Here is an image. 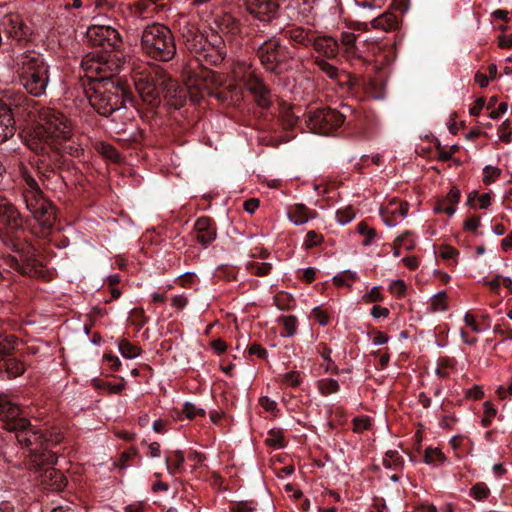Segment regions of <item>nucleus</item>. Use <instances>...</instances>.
<instances>
[{"instance_id":"7","label":"nucleus","mask_w":512,"mask_h":512,"mask_svg":"<svg viewBox=\"0 0 512 512\" xmlns=\"http://www.w3.org/2000/svg\"><path fill=\"white\" fill-rule=\"evenodd\" d=\"M141 49L152 59L168 62L176 55V44L171 30L164 24L147 25L141 35Z\"/></svg>"},{"instance_id":"15","label":"nucleus","mask_w":512,"mask_h":512,"mask_svg":"<svg viewBox=\"0 0 512 512\" xmlns=\"http://www.w3.org/2000/svg\"><path fill=\"white\" fill-rule=\"evenodd\" d=\"M181 35L186 49L191 53L202 55L209 46V39L195 26H184Z\"/></svg>"},{"instance_id":"5","label":"nucleus","mask_w":512,"mask_h":512,"mask_svg":"<svg viewBox=\"0 0 512 512\" xmlns=\"http://www.w3.org/2000/svg\"><path fill=\"white\" fill-rule=\"evenodd\" d=\"M191 64L183 71V75L186 77V87H181L170 75L169 81H165V84L162 85L161 93L168 104L175 109L184 106L188 94L194 101H198L204 93L211 94L209 82L214 81V72L200 67L197 72L195 68L191 67Z\"/></svg>"},{"instance_id":"55","label":"nucleus","mask_w":512,"mask_h":512,"mask_svg":"<svg viewBox=\"0 0 512 512\" xmlns=\"http://www.w3.org/2000/svg\"><path fill=\"white\" fill-rule=\"evenodd\" d=\"M357 230L360 234L367 236L364 244H368L376 236V231L373 228H370L365 222H360Z\"/></svg>"},{"instance_id":"16","label":"nucleus","mask_w":512,"mask_h":512,"mask_svg":"<svg viewBox=\"0 0 512 512\" xmlns=\"http://www.w3.org/2000/svg\"><path fill=\"white\" fill-rule=\"evenodd\" d=\"M52 463L44 462L41 464L38 471H41L39 476L41 484L51 490L60 491L66 486V477L63 473L51 466ZM37 472V470H34Z\"/></svg>"},{"instance_id":"26","label":"nucleus","mask_w":512,"mask_h":512,"mask_svg":"<svg viewBox=\"0 0 512 512\" xmlns=\"http://www.w3.org/2000/svg\"><path fill=\"white\" fill-rule=\"evenodd\" d=\"M357 35L352 32H343L340 37V43L343 54L348 60L361 59L356 46Z\"/></svg>"},{"instance_id":"47","label":"nucleus","mask_w":512,"mask_h":512,"mask_svg":"<svg viewBox=\"0 0 512 512\" xmlns=\"http://www.w3.org/2000/svg\"><path fill=\"white\" fill-rule=\"evenodd\" d=\"M489 494L490 490L484 483H477L471 488V495L478 501L486 499Z\"/></svg>"},{"instance_id":"21","label":"nucleus","mask_w":512,"mask_h":512,"mask_svg":"<svg viewBox=\"0 0 512 512\" xmlns=\"http://www.w3.org/2000/svg\"><path fill=\"white\" fill-rule=\"evenodd\" d=\"M226 54V47L221 37L212 35L207 50H204L201 56H203L208 63L218 65L225 59Z\"/></svg>"},{"instance_id":"22","label":"nucleus","mask_w":512,"mask_h":512,"mask_svg":"<svg viewBox=\"0 0 512 512\" xmlns=\"http://www.w3.org/2000/svg\"><path fill=\"white\" fill-rule=\"evenodd\" d=\"M216 25L219 31L230 39L235 38L241 33L242 25L240 20L231 13H223L216 19Z\"/></svg>"},{"instance_id":"57","label":"nucleus","mask_w":512,"mask_h":512,"mask_svg":"<svg viewBox=\"0 0 512 512\" xmlns=\"http://www.w3.org/2000/svg\"><path fill=\"white\" fill-rule=\"evenodd\" d=\"M100 152L108 159L116 161L119 157L117 150L109 144L102 143L100 145Z\"/></svg>"},{"instance_id":"36","label":"nucleus","mask_w":512,"mask_h":512,"mask_svg":"<svg viewBox=\"0 0 512 512\" xmlns=\"http://www.w3.org/2000/svg\"><path fill=\"white\" fill-rule=\"evenodd\" d=\"M331 352H332V350L329 347H327L326 345H322V349L320 350V355L325 362V364H324L325 372H331L333 374H338V367L336 366V364L330 357Z\"/></svg>"},{"instance_id":"19","label":"nucleus","mask_w":512,"mask_h":512,"mask_svg":"<svg viewBox=\"0 0 512 512\" xmlns=\"http://www.w3.org/2000/svg\"><path fill=\"white\" fill-rule=\"evenodd\" d=\"M5 25L7 34L16 41H28L32 35L31 28L17 14L8 15Z\"/></svg>"},{"instance_id":"64","label":"nucleus","mask_w":512,"mask_h":512,"mask_svg":"<svg viewBox=\"0 0 512 512\" xmlns=\"http://www.w3.org/2000/svg\"><path fill=\"white\" fill-rule=\"evenodd\" d=\"M389 309L386 308V307H382V306H379V305H375L373 306V308L371 309V315L373 318L375 319H378V318H386L389 316Z\"/></svg>"},{"instance_id":"42","label":"nucleus","mask_w":512,"mask_h":512,"mask_svg":"<svg viewBox=\"0 0 512 512\" xmlns=\"http://www.w3.org/2000/svg\"><path fill=\"white\" fill-rule=\"evenodd\" d=\"M323 241H324V237L322 234H320L314 230H310L306 234L304 246L306 249H310V248L319 246Z\"/></svg>"},{"instance_id":"20","label":"nucleus","mask_w":512,"mask_h":512,"mask_svg":"<svg viewBox=\"0 0 512 512\" xmlns=\"http://www.w3.org/2000/svg\"><path fill=\"white\" fill-rule=\"evenodd\" d=\"M315 65L332 80H337L339 82L344 81L349 87H352L357 84V78L346 72L340 73L338 68L325 59L316 57L314 60Z\"/></svg>"},{"instance_id":"8","label":"nucleus","mask_w":512,"mask_h":512,"mask_svg":"<svg viewBox=\"0 0 512 512\" xmlns=\"http://www.w3.org/2000/svg\"><path fill=\"white\" fill-rule=\"evenodd\" d=\"M133 81L143 102L155 107L161 102L162 85L169 81V74L159 66H152L135 72Z\"/></svg>"},{"instance_id":"40","label":"nucleus","mask_w":512,"mask_h":512,"mask_svg":"<svg viewBox=\"0 0 512 512\" xmlns=\"http://www.w3.org/2000/svg\"><path fill=\"white\" fill-rule=\"evenodd\" d=\"M265 443L271 447H282L283 446V433L279 429H271L268 432V436L265 439Z\"/></svg>"},{"instance_id":"24","label":"nucleus","mask_w":512,"mask_h":512,"mask_svg":"<svg viewBox=\"0 0 512 512\" xmlns=\"http://www.w3.org/2000/svg\"><path fill=\"white\" fill-rule=\"evenodd\" d=\"M293 19L313 26L316 19L313 0H302L298 2L293 10Z\"/></svg>"},{"instance_id":"29","label":"nucleus","mask_w":512,"mask_h":512,"mask_svg":"<svg viewBox=\"0 0 512 512\" xmlns=\"http://www.w3.org/2000/svg\"><path fill=\"white\" fill-rule=\"evenodd\" d=\"M356 280V273L350 270H345L332 278L333 284L336 287L346 286L349 289L352 288V283Z\"/></svg>"},{"instance_id":"28","label":"nucleus","mask_w":512,"mask_h":512,"mask_svg":"<svg viewBox=\"0 0 512 512\" xmlns=\"http://www.w3.org/2000/svg\"><path fill=\"white\" fill-rule=\"evenodd\" d=\"M22 197L26 206V209L31 213L34 209H37L42 202L47 199L44 197L43 192H32V193H22Z\"/></svg>"},{"instance_id":"2","label":"nucleus","mask_w":512,"mask_h":512,"mask_svg":"<svg viewBox=\"0 0 512 512\" xmlns=\"http://www.w3.org/2000/svg\"><path fill=\"white\" fill-rule=\"evenodd\" d=\"M0 223L6 227H0V243L4 248L18 254V257L12 255L4 257L6 265L21 275L42 276V265L28 255V243L16 234V231L23 229V216L11 201L2 196H0Z\"/></svg>"},{"instance_id":"44","label":"nucleus","mask_w":512,"mask_h":512,"mask_svg":"<svg viewBox=\"0 0 512 512\" xmlns=\"http://www.w3.org/2000/svg\"><path fill=\"white\" fill-rule=\"evenodd\" d=\"M93 384L96 388H103V389H106L108 394H118L120 393L125 385L124 383H118V384H110V383H105V382H102L101 380L99 379H94L93 380Z\"/></svg>"},{"instance_id":"12","label":"nucleus","mask_w":512,"mask_h":512,"mask_svg":"<svg viewBox=\"0 0 512 512\" xmlns=\"http://www.w3.org/2000/svg\"><path fill=\"white\" fill-rule=\"evenodd\" d=\"M86 37L92 46H109L112 48V51H93L92 53H121L119 51L122 44L121 35L110 26L92 25L86 31Z\"/></svg>"},{"instance_id":"39","label":"nucleus","mask_w":512,"mask_h":512,"mask_svg":"<svg viewBox=\"0 0 512 512\" xmlns=\"http://www.w3.org/2000/svg\"><path fill=\"white\" fill-rule=\"evenodd\" d=\"M424 461L427 464H432L435 462L442 463L445 461V456L438 448H427L424 454Z\"/></svg>"},{"instance_id":"61","label":"nucleus","mask_w":512,"mask_h":512,"mask_svg":"<svg viewBox=\"0 0 512 512\" xmlns=\"http://www.w3.org/2000/svg\"><path fill=\"white\" fill-rule=\"evenodd\" d=\"M259 405L269 412H274L277 410V403L267 396H262L259 398Z\"/></svg>"},{"instance_id":"53","label":"nucleus","mask_w":512,"mask_h":512,"mask_svg":"<svg viewBox=\"0 0 512 512\" xmlns=\"http://www.w3.org/2000/svg\"><path fill=\"white\" fill-rule=\"evenodd\" d=\"M213 228V221L208 217H201L197 219L194 225L195 233L205 232V230Z\"/></svg>"},{"instance_id":"49","label":"nucleus","mask_w":512,"mask_h":512,"mask_svg":"<svg viewBox=\"0 0 512 512\" xmlns=\"http://www.w3.org/2000/svg\"><path fill=\"white\" fill-rule=\"evenodd\" d=\"M371 427L370 418L367 416L356 417L353 419V431L362 433Z\"/></svg>"},{"instance_id":"43","label":"nucleus","mask_w":512,"mask_h":512,"mask_svg":"<svg viewBox=\"0 0 512 512\" xmlns=\"http://www.w3.org/2000/svg\"><path fill=\"white\" fill-rule=\"evenodd\" d=\"M455 368V361L449 358H441L439 360L436 373L441 377H448L449 371Z\"/></svg>"},{"instance_id":"1","label":"nucleus","mask_w":512,"mask_h":512,"mask_svg":"<svg viewBox=\"0 0 512 512\" xmlns=\"http://www.w3.org/2000/svg\"><path fill=\"white\" fill-rule=\"evenodd\" d=\"M125 63L122 53H87L82 61L83 77L92 85L90 104L103 116H108L124 104V90L112 79Z\"/></svg>"},{"instance_id":"50","label":"nucleus","mask_w":512,"mask_h":512,"mask_svg":"<svg viewBox=\"0 0 512 512\" xmlns=\"http://www.w3.org/2000/svg\"><path fill=\"white\" fill-rule=\"evenodd\" d=\"M365 303L381 302L384 299L381 289L378 286L373 287L369 293L362 297Z\"/></svg>"},{"instance_id":"10","label":"nucleus","mask_w":512,"mask_h":512,"mask_svg":"<svg viewBox=\"0 0 512 512\" xmlns=\"http://www.w3.org/2000/svg\"><path fill=\"white\" fill-rule=\"evenodd\" d=\"M257 56L266 71L277 75L282 73L284 66L292 58L289 48L276 38L265 41L258 48Z\"/></svg>"},{"instance_id":"6","label":"nucleus","mask_w":512,"mask_h":512,"mask_svg":"<svg viewBox=\"0 0 512 512\" xmlns=\"http://www.w3.org/2000/svg\"><path fill=\"white\" fill-rule=\"evenodd\" d=\"M14 61L21 86L32 96L43 95L49 83V67L41 54L27 50L15 55Z\"/></svg>"},{"instance_id":"38","label":"nucleus","mask_w":512,"mask_h":512,"mask_svg":"<svg viewBox=\"0 0 512 512\" xmlns=\"http://www.w3.org/2000/svg\"><path fill=\"white\" fill-rule=\"evenodd\" d=\"M138 451L134 447H130L128 450L122 452L117 462H115V466L119 469H124L128 467V462L135 457H137Z\"/></svg>"},{"instance_id":"56","label":"nucleus","mask_w":512,"mask_h":512,"mask_svg":"<svg viewBox=\"0 0 512 512\" xmlns=\"http://www.w3.org/2000/svg\"><path fill=\"white\" fill-rule=\"evenodd\" d=\"M256 509L254 502L242 501L238 502L231 508V512H253Z\"/></svg>"},{"instance_id":"45","label":"nucleus","mask_w":512,"mask_h":512,"mask_svg":"<svg viewBox=\"0 0 512 512\" xmlns=\"http://www.w3.org/2000/svg\"><path fill=\"white\" fill-rule=\"evenodd\" d=\"M183 413L188 419H194L196 417H204L206 412L202 408L196 407L191 402H186L183 407Z\"/></svg>"},{"instance_id":"37","label":"nucleus","mask_w":512,"mask_h":512,"mask_svg":"<svg viewBox=\"0 0 512 512\" xmlns=\"http://www.w3.org/2000/svg\"><path fill=\"white\" fill-rule=\"evenodd\" d=\"M447 294L444 291L438 292L431 300L433 312L445 311L447 309Z\"/></svg>"},{"instance_id":"14","label":"nucleus","mask_w":512,"mask_h":512,"mask_svg":"<svg viewBox=\"0 0 512 512\" xmlns=\"http://www.w3.org/2000/svg\"><path fill=\"white\" fill-rule=\"evenodd\" d=\"M244 85L254 95L260 107L267 108L271 105V91L256 73L249 72L245 77Z\"/></svg>"},{"instance_id":"62","label":"nucleus","mask_w":512,"mask_h":512,"mask_svg":"<svg viewBox=\"0 0 512 512\" xmlns=\"http://www.w3.org/2000/svg\"><path fill=\"white\" fill-rule=\"evenodd\" d=\"M465 396L468 399L480 400L483 398L484 392L480 386L475 385L466 391Z\"/></svg>"},{"instance_id":"27","label":"nucleus","mask_w":512,"mask_h":512,"mask_svg":"<svg viewBox=\"0 0 512 512\" xmlns=\"http://www.w3.org/2000/svg\"><path fill=\"white\" fill-rule=\"evenodd\" d=\"M371 27L384 32L393 31L398 27L397 16L392 12H385L371 21Z\"/></svg>"},{"instance_id":"46","label":"nucleus","mask_w":512,"mask_h":512,"mask_svg":"<svg viewBox=\"0 0 512 512\" xmlns=\"http://www.w3.org/2000/svg\"><path fill=\"white\" fill-rule=\"evenodd\" d=\"M215 238H216V230L214 227L211 229L205 230V232L195 233L196 241L204 246L210 244L212 241L215 240Z\"/></svg>"},{"instance_id":"63","label":"nucleus","mask_w":512,"mask_h":512,"mask_svg":"<svg viewBox=\"0 0 512 512\" xmlns=\"http://www.w3.org/2000/svg\"><path fill=\"white\" fill-rule=\"evenodd\" d=\"M386 0H361L358 5L363 8L380 9Z\"/></svg>"},{"instance_id":"35","label":"nucleus","mask_w":512,"mask_h":512,"mask_svg":"<svg viewBox=\"0 0 512 512\" xmlns=\"http://www.w3.org/2000/svg\"><path fill=\"white\" fill-rule=\"evenodd\" d=\"M184 460V454L180 450L174 453V457L172 459L166 458L165 462L169 473L176 474L183 465Z\"/></svg>"},{"instance_id":"18","label":"nucleus","mask_w":512,"mask_h":512,"mask_svg":"<svg viewBox=\"0 0 512 512\" xmlns=\"http://www.w3.org/2000/svg\"><path fill=\"white\" fill-rule=\"evenodd\" d=\"M316 32L303 26L293 25L284 30V36L294 46L308 48L312 46Z\"/></svg>"},{"instance_id":"3","label":"nucleus","mask_w":512,"mask_h":512,"mask_svg":"<svg viewBox=\"0 0 512 512\" xmlns=\"http://www.w3.org/2000/svg\"><path fill=\"white\" fill-rule=\"evenodd\" d=\"M36 111V125L31 139L28 140V146L37 153L44 150L45 144L56 152L78 155V148L64 145L73 138L72 121L63 112L52 107H40Z\"/></svg>"},{"instance_id":"30","label":"nucleus","mask_w":512,"mask_h":512,"mask_svg":"<svg viewBox=\"0 0 512 512\" xmlns=\"http://www.w3.org/2000/svg\"><path fill=\"white\" fill-rule=\"evenodd\" d=\"M409 210V204L406 201H398L391 200L386 207V211L391 216L395 217L396 215L401 216L402 218L407 216Z\"/></svg>"},{"instance_id":"48","label":"nucleus","mask_w":512,"mask_h":512,"mask_svg":"<svg viewBox=\"0 0 512 512\" xmlns=\"http://www.w3.org/2000/svg\"><path fill=\"white\" fill-rule=\"evenodd\" d=\"M483 174V182L485 184H490L500 177L501 170L498 167L487 165L483 169Z\"/></svg>"},{"instance_id":"52","label":"nucleus","mask_w":512,"mask_h":512,"mask_svg":"<svg viewBox=\"0 0 512 512\" xmlns=\"http://www.w3.org/2000/svg\"><path fill=\"white\" fill-rule=\"evenodd\" d=\"M389 289L397 298H401L406 293V284L403 280L398 279L391 283Z\"/></svg>"},{"instance_id":"11","label":"nucleus","mask_w":512,"mask_h":512,"mask_svg":"<svg viewBox=\"0 0 512 512\" xmlns=\"http://www.w3.org/2000/svg\"><path fill=\"white\" fill-rule=\"evenodd\" d=\"M306 125L314 133L329 135L344 123V115L336 109L323 107L306 115Z\"/></svg>"},{"instance_id":"34","label":"nucleus","mask_w":512,"mask_h":512,"mask_svg":"<svg viewBox=\"0 0 512 512\" xmlns=\"http://www.w3.org/2000/svg\"><path fill=\"white\" fill-rule=\"evenodd\" d=\"M318 389L324 396L338 392L339 384L335 379L326 378L318 382Z\"/></svg>"},{"instance_id":"9","label":"nucleus","mask_w":512,"mask_h":512,"mask_svg":"<svg viewBox=\"0 0 512 512\" xmlns=\"http://www.w3.org/2000/svg\"><path fill=\"white\" fill-rule=\"evenodd\" d=\"M36 105V102L28 99L23 93H16L7 101L0 99V144L14 135L15 117L23 115Z\"/></svg>"},{"instance_id":"23","label":"nucleus","mask_w":512,"mask_h":512,"mask_svg":"<svg viewBox=\"0 0 512 512\" xmlns=\"http://www.w3.org/2000/svg\"><path fill=\"white\" fill-rule=\"evenodd\" d=\"M312 47L317 53H320L327 58H335L339 52L338 41L327 35L318 36L316 34Z\"/></svg>"},{"instance_id":"51","label":"nucleus","mask_w":512,"mask_h":512,"mask_svg":"<svg viewBox=\"0 0 512 512\" xmlns=\"http://www.w3.org/2000/svg\"><path fill=\"white\" fill-rule=\"evenodd\" d=\"M63 439V436L60 432H50L45 433V451H49L48 449L51 446L59 444Z\"/></svg>"},{"instance_id":"31","label":"nucleus","mask_w":512,"mask_h":512,"mask_svg":"<svg viewBox=\"0 0 512 512\" xmlns=\"http://www.w3.org/2000/svg\"><path fill=\"white\" fill-rule=\"evenodd\" d=\"M118 347L121 355L125 358H135L141 354V348L130 343L127 339H121Z\"/></svg>"},{"instance_id":"32","label":"nucleus","mask_w":512,"mask_h":512,"mask_svg":"<svg viewBox=\"0 0 512 512\" xmlns=\"http://www.w3.org/2000/svg\"><path fill=\"white\" fill-rule=\"evenodd\" d=\"M20 174L23 178L26 186L23 189L22 193H32L42 191L37 183V181L32 177V175L28 172L25 166H21Z\"/></svg>"},{"instance_id":"60","label":"nucleus","mask_w":512,"mask_h":512,"mask_svg":"<svg viewBox=\"0 0 512 512\" xmlns=\"http://www.w3.org/2000/svg\"><path fill=\"white\" fill-rule=\"evenodd\" d=\"M313 317L321 325H327L329 322V315L319 307L313 309Z\"/></svg>"},{"instance_id":"4","label":"nucleus","mask_w":512,"mask_h":512,"mask_svg":"<svg viewBox=\"0 0 512 512\" xmlns=\"http://www.w3.org/2000/svg\"><path fill=\"white\" fill-rule=\"evenodd\" d=\"M20 408L7 397L0 396V421L7 431L16 432L18 442L29 448L26 465L29 470H38L44 462L55 463V456L45 451V433L31 427L29 419L21 417Z\"/></svg>"},{"instance_id":"25","label":"nucleus","mask_w":512,"mask_h":512,"mask_svg":"<svg viewBox=\"0 0 512 512\" xmlns=\"http://www.w3.org/2000/svg\"><path fill=\"white\" fill-rule=\"evenodd\" d=\"M288 217L295 225H303L309 220L315 219L317 212L309 209L304 204H296L288 212Z\"/></svg>"},{"instance_id":"54","label":"nucleus","mask_w":512,"mask_h":512,"mask_svg":"<svg viewBox=\"0 0 512 512\" xmlns=\"http://www.w3.org/2000/svg\"><path fill=\"white\" fill-rule=\"evenodd\" d=\"M484 406H485V412H484V416L482 418V425L484 427H488L491 424L492 419L496 415V409H494L491 406L490 402H485Z\"/></svg>"},{"instance_id":"13","label":"nucleus","mask_w":512,"mask_h":512,"mask_svg":"<svg viewBox=\"0 0 512 512\" xmlns=\"http://www.w3.org/2000/svg\"><path fill=\"white\" fill-rule=\"evenodd\" d=\"M246 10L256 19L270 22L276 18L279 11L278 0H244Z\"/></svg>"},{"instance_id":"58","label":"nucleus","mask_w":512,"mask_h":512,"mask_svg":"<svg viewBox=\"0 0 512 512\" xmlns=\"http://www.w3.org/2000/svg\"><path fill=\"white\" fill-rule=\"evenodd\" d=\"M436 212H443L448 216H452L455 213V207L453 205H448L447 200H439L435 205Z\"/></svg>"},{"instance_id":"17","label":"nucleus","mask_w":512,"mask_h":512,"mask_svg":"<svg viewBox=\"0 0 512 512\" xmlns=\"http://www.w3.org/2000/svg\"><path fill=\"white\" fill-rule=\"evenodd\" d=\"M56 213V207L48 199L31 212L32 217L44 232H49L54 227L57 219Z\"/></svg>"},{"instance_id":"33","label":"nucleus","mask_w":512,"mask_h":512,"mask_svg":"<svg viewBox=\"0 0 512 512\" xmlns=\"http://www.w3.org/2000/svg\"><path fill=\"white\" fill-rule=\"evenodd\" d=\"M5 370L10 377H18L25 372V365L20 360L10 358L5 362Z\"/></svg>"},{"instance_id":"59","label":"nucleus","mask_w":512,"mask_h":512,"mask_svg":"<svg viewBox=\"0 0 512 512\" xmlns=\"http://www.w3.org/2000/svg\"><path fill=\"white\" fill-rule=\"evenodd\" d=\"M284 382H286L288 385L292 387H297L301 383V377L300 374L296 371L288 372L284 375L283 378Z\"/></svg>"},{"instance_id":"41","label":"nucleus","mask_w":512,"mask_h":512,"mask_svg":"<svg viewBox=\"0 0 512 512\" xmlns=\"http://www.w3.org/2000/svg\"><path fill=\"white\" fill-rule=\"evenodd\" d=\"M286 336H292L297 330V318L293 315H287L280 318Z\"/></svg>"}]
</instances>
